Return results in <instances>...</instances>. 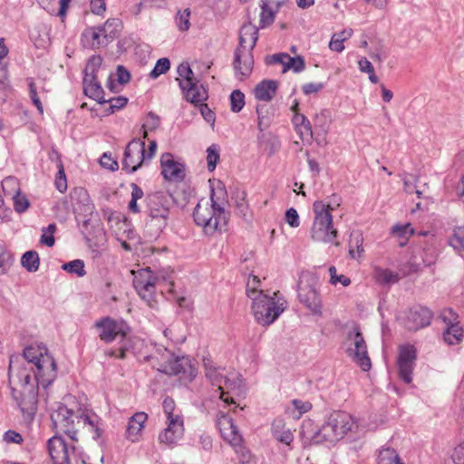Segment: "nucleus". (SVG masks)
Masks as SVG:
<instances>
[{"instance_id": "obj_1", "label": "nucleus", "mask_w": 464, "mask_h": 464, "mask_svg": "<svg viewBox=\"0 0 464 464\" xmlns=\"http://www.w3.org/2000/svg\"><path fill=\"white\" fill-rule=\"evenodd\" d=\"M227 197L225 186L218 181L216 189L211 188L210 204L199 201L193 210V219L197 226L203 228L206 236L222 233L227 230L229 214L221 206Z\"/></svg>"}, {"instance_id": "obj_2", "label": "nucleus", "mask_w": 464, "mask_h": 464, "mask_svg": "<svg viewBox=\"0 0 464 464\" xmlns=\"http://www.w3.org/2000/svg\"><path fill=\"white\" fill-rule=\"evenodd\" d=\"M351 433L355 440L360 433V427L352 415L345 411H335L330 413L327 420L311 438V443L319 444L324 441L334 442Z\"/></svg>"}, {"instance_id": "obj_3", "label": "nucleus", "mask_w": 464, "mask_h": 464, "mask_svg": "<svg viewBox=\"0 0 464 464\" xmlns=\"http://www.w3.org/2000/svg\"><path fill=\"white\" fill-rule=\"evenodd\" d=\"M258 39V29L243 25L240 29L239 44L234 52L233 68L240 80L250 76L254 67L253 50Z\"/></svg>"}, {"instance_id": "obj_4", "label": "nucleus", "mask_w": 464, "mask_h": 464, "mask_svg": "<svg viewBox=\"0 0 464 464\" xmlns=\"http://www.w3.org/2000/svg\"><path fill=\"white\" fill-rule=\"evenodd\" d=\"M24 362L35 367L34 381L44 389L48 388L57 376V364L53 357L45 352L44 354L39 349L27 346L23 352Z\"/></svg>"}, {"instance_id": "obj_5", "label": "nucleus", "mask_w": 464, "mask_h": 464, "mask_svg": "<svg viewBox=\"0 0 464 464\" xmlns=\"http://www.w3.org/2000/svg\"><path fill=\"white\" fill-rule=\"evenodd\" d=\"M246 295L253 299L252 311L255 319L263 326L272 324L285 310L283 304H278L275 298L263 294L262 291L256 295L255 289H250V281L246 284Z\"/></svg>"}, {"instance_id": "obj_6", "label": "nucleus", "mask_w": 464, "mask_h": 464, "mask_svg": "<svg viewBox=\"0 0 464 464\" xmlns=\"http://www.w3.org/2000/svg\"><path fill=\"white\" fill-rule=\"evenodd\" d=\"M174 203L171 194L164 191L151 192L144 198V212L156 222V233L161 232L168 226L170 208Z\"/></svg>"}, {"instance_id": "obj_7", "label": "nucleus", "mask_w": 464, "mask_h": 464, "mask_svg": "<svg viewBox=\"0 0 464 464\" xmlns=\"http://www.w3.org/2000/svg\"><path fill=\"white\" fill-rule=\"evenodd\" d=\"M314 214L313 226L311 227V237L314 241L323 243H334L338 246L339 243L334 239L338 236V231L334 227L333 216L327 209V206L322 200H316L313 204Z\"/></svg>"}, {"instance_id": "obj_8", "label": "nucleus", "mask_w": 464, "mask_h": 464, "mask_svg": "<svg viewBox=\"0 0 464 464\" xmlns=\"http://www.w3.org/2000/svg\"><path fill=\"white\" fill-rule=\"evenodd\" d=\"M102 63L101 55H92L83 70V93L100 104L105 103L104 90L98 81L97 72Z\"/></svg>"}, {"instance_id": "obj_9", "label": "nucleus", "mask_w": 464, "mask_h": 464, "mask_svg": "<svg viewBox=\"0 0 464 464\" xmlns=\"http://www.w3.org/2000/svg\"><path fill=\"white\" fill-rule=\"evenodd\" d=\"M218 425L224 439L229 440L234 447L235 452L238 457V462L236 464H246L250 462L252 455L250 450L241 444V436L237 427L234 425L232 418L224 412L218 414Z\"/></svg>"}, {"instance_id": "obj_10", "label": "nucleus", "mask_w": 464, "mask_h": 464, "mask_svg": "<svg viewBox=\"0 0 464 464\" xmlns=\"http://www.w3.org/2000/svg\"><path fill=\"white\" fill-rule=\"evenodd\" d=\"M133 278V287L140 298L147 304L154 308L157 305L156 300V282L157 277L150 267L141 268L135 272Z\"/></svg>"}, {"instance_id": "obj_11", "label": "nucleus", "mask_w": 464, "mask_h": 464, "mask_svg": "<svg viewBox=\"0 0 464 464\" xmlns=\"http://www.w3.org/2000/svg\"><path fill=\"white\" fill-rule=\"evenodd\" d=\"M347 339L353 342V347H349L347 353L353 357V361L363 371L368 372L372 367L368 354L366 342L358 326L353 327L347 334Z\"/></svg>"}, {"instance_id": "obj_12", "label": "nucleus", "mask_w": 464, "mask_h": 464, "mask_svg": "<svg viewBox=\"0 0 464 464\" xmlns=\"http://www.w3.org/2000/svg\"><path fill=\"white\" fill-rule=\"evenodd\" d=\"M146 162L145 141L133 138L126 146L122 159V170L128 174L136 172Z\"/></svg>"}, {"instance_id": "obj_13", "label": "nucleus", "mask_w": 464, "mask_h": 464, "mask_svg": "<svg viewBox=\"0 0 464 464\" xmlns=\"http://www.w3.org/2000/svg\"><path fill=\"white\" fill-rule=\"evenodd\" d=\"M315 285L316 280L314 277L300 280L298 299L314 314L322 315V300Z\"/></svg>"}, {"instance_id": "obj_14", "label": "nucleus", "mask_w": 464, "mask_h": 464, "mask_svg": "<svg viewBox=\"0 0 464 464\" xmlns=\"http://www.w3.org/2000/svg\"><path fill=\"white\" fill-rule=\"evenodd\" d=\"M159 372L170 376L183 375L190 380L196 376V369L188 356H176L169 353L167 362L157 369Z\"/></svg>"}, {"instance_id": "obj_15", "label": "nucleus", "mask_w": 464, "mask_h": 464, "mask_svg": "<svg viewBox=\"0 0 464 464\" xmlns=\"http://www.w3.org/2000/svg\"><path fill=\"white\" fill-rule=\"evenodd\" d=\"M19 382L22 385V399L19 402V408L24 415H28L33 419L37 411L38 386L40 384L32 382L31 374L21 379ZM35 382H37L35 381Z\"/></svg>"}, {"instance_id": "obj_16", "label": "nucleus", "mask_w": 464, "mask_h": 464, "mask_svg": "<svg viewBox=\"0 0 464 464\" xmlns=\"http://www.w3.org/2000/svg\"><path fill=\"white\" fill-rule=\"evenodd\" d=\"M94 327L99 330V338L105 343H111L120 334H123V323H119L110 316H104L95 321Z\"/></svg>"}, {"instance_id": "obj_17", "label": "nucleus", "mask_w": 464, "mask_h": 464, "mask_svg": "<svg viewBox=\"0 0 464 464\" xmlns=\"http://www.w3.org/2000/svg\"><path fill=\"white\" fill-rule=\"evenodd\" d=\"M160 167L161 175L166 180L180 182L185 179V165L176 161L169 152L161 155Z\"/></svg>"}, {"instance_id": "obj_18", "label": "nucleus", "mask_w": 464, "mask_h": 464, "mask_svg": "<svg viewBox=\"0 0 464 464\" xmlns=\"http://www.w3.org/2000/svg\"><path fill=\"white\" fill-rule=\"evenodd\" d=\"M433 318V312L427 306L416 304L408 310V331H418L428 327Z\"/></svg>"}, {"instance_id": "obj_19", "label": "nucleus", "mask_w": 464, "mask_h": 464, "mask_svg": "<svg viewBox=\"0 0 464 464\" xmlns=\"http://www.w3.org/2000/svg\"><path fill=\"white\" fill-rule=\"evenodd\" d=\"M183 434V420L180 416L176 415L175 419L168 420V427L160 433L159 440L160 443L173 448Z\"/></svg>"}, {"instance_id": "obj_20", "label": "nucleus", "mask_w": 464, "mask_h": 464, "mask_svg": "<svg viewBox=\"0 0 464 464\" xmlns=\"http://www.w3.org/2000/svg\"><path fill=\"white\" fill-rule=\"evenodd\" d=\"M47 450L53 464H69L68 446L62 436L54 435L47 440Z\"/></svg>"}, {"instance_id": "obj_21", "label": "nucleus", "mask_w": 464, "mask_h": 464, "mask_svg": "<svg viewBox=\"0 0 464 464\" xmlns=\"http://www.w3.org/2000/svg\"><path fill=\"white\" fill-rule=\"evenodd\" d=\"M70 196L75 201L73 210L77 214L83 215L85 218L92 215L94 210V205L92 202L88 191L83 188H74Z\"/></svg>"}, {"instance_id": "obj_22", "label": "nucleus", "mask_w": 464, "mask_h": 464, "mask_svg": "<svg viewBox=\"0 0 464 464\" xmlns=\"http://www.w3.org/2000/svg\"><path fill=\"white\" fill-rule=\"evenodd\" d=\"M185 87L181 85V91L184 98L187 102L198 106L204 102L208 98V90L199 84V81L196 79L193 82L183 83Z\"/></svg>"}, {"instance_id": "obj_23", "label": "nucleus", "mask_w": 464, "mask_h": 464, "mask_svg": "<svg viewBox=\"0 0 464 464\" xmlns=\"http://www.w3.org/2000/svg\"><path fill=\"white\" fill-rule=\"evenodd\" d=\"M81 39L83 46L92 50L108 45V44H102L105 39L99 26L87 27L82 32Z\"/></svg>"}, {"instance_id": "obj_24", "label": "nucleus", "mask_w": 464, "mask_h": 464, "mask_svg": "<svg viewBox=\"0 0 464 464\" xmlns=\"http://www.w3.org/2000/svg\"><path fill=\"white\" fill-rule=\"evenodd\" d=\"M206 368V377L211 382L213 386L218 387L219 391V398L227 404H235L236 401L232 397H225L226 392H223L222 381L225 375L220 373L216 367L209 366L207 362H204Z\"/></svg>"}, {"instance_id": "obj_25", "label": "nucleus", "mask_w": 464, "mask_h": 464, "mask_svg": "<svg viewBox=\"0 0 464 464\" xmlns=\"http://www.w3.org/2000/svg\"><path fill=\"white\" fill-rule=\"evenodd\" d=\"M277 88V81L263 80L255 87L254 94L258 101L270 102L275 97Z\"/></svg>"}, {"instance_id": "obj_26", "label": "nucleus", "mask_w": 464, "mask_h": 464, "mask_svg": "<svg viewBox=\"0 0 464 464\" xmlns=\"http://www.w3.org/2000/svg\"><path fill=\"white\" fill-rule=\"evenodd\" d=\"M73 413V411L68 409L66 405L59 403L55 412L51 414L53 429L57 428L58 422L63 425V430L72 428L73 426V420L72 419Z\"/></svg>"}, {"instance_id": "obj_27", "label": "nucleus", "mask_w": 464, "mask_h": 464, "mask_svg": "<svg viewBox=\"0 0 464 464\" xmlns=\"http://www.w3.org/2000/svg\"><path fill=\"white\" fill-rule=\"evenodd\" d=\"M103 37L102 44H110L120 37L122 30V22L119 18H109L102 25H99Z\"/></svg>"}, {"instance_id": "obj_28", "label": "nucleus", "mask_w": 464, "mask_h": 464, "mask_svg": "<svg viewBox=\"0 0 464 464\" xmlns=\"http://www.w3.org/2000/svg\"><path fill=\"white\" fill-rule=\"evenodd\" d=\"M49 158L52 161L56 163V167L58 168V172L54 181L55 187L57 190L63 193L67 189V180L62 161V156L56 149L53 148Z\"/></svg>"}, {"instance_id": "obj_29", "label": "nucleus", "mask_w": 464, "mask_h": 464, "mask_svg": "<svg viewBox=\"0 0 464 464\" xmlns=\"http://www.w3.org/2000/svg\"><path fill=\"white\" fill-rule=\"evenodd\" d=\"M247 194L245 190L237 189L232 196V198L236 202L237 213L246 222L252 220V215L250 214L249 205L246 201Z\"/></svg>"}, {"instance_id": "obj_30", "label": "nucleus", "mask_w": 464, "mask_h": 464, "mask_svg": "<svg viewBox=\"0 0 464 464\" xmlns=\"http://www.w3.org/2000/svg\"><path fill=\"white\" fill-rule=\"evenodd\" d=\"M147 419L148 415L142 411L137 412L130 418L126 428V433L131 440H134V437L140 432Z\"/></svg>"}, {"instance_id": "obj_31", "label": "nucleus", "mask_w": 464, "mask_h": 464, "mask_svg": "<svg viewBox=\"0 0 464 464\" xmlns=\"http://www.w3.org/2000/svg\"><path fill=\"white\" fill-rule=\"evenodd\" d=\"M284 427V421L282 420H276L272 423V433L276 440L278 441L285 443L286 445H290V443L294 440V435L289 429L282 430L281 429Z\"/></svg>"}, {"instance_id": "obj_32", "label": "nucleus", "mask_w": 464, "mask_h": 464, "mask_svg": "<svg viewBox=\"0 0 464 464\" xmlns=\"http://www.w3.org/2000/svg\"><path fill=\"white\" fill-rule=\"evenodd\" d=\"M463 329L459 324L449 325L443 332V339L450 345L459 343L463 338Z\"/></svg>"}, {"instance_id": "obj_33", "label": "nucleus", "mask_w": 464, "mask_h": 464, "mask_svg": "<svg viewBox=\"0 0 464 464\" xmlns=\"http://www.w3.org/2000/svg\"><path fill=\"white\" fill-rule=\"evenodd\" d=\"M21 264L26 269V271L30 273L36 272L40 266V258L38 253L34 250L26 251L22 256Z\"/></svg>"}, {"instance_id": "obj_34", "label": "nucleus", "mask_w": 464, "mask_h": 464, "mask_svg": "<svg viewBox=\"0 0 464 464\" xmlns=\"http://www.w3.org/2000/svg\"><path fill=\"white\" fill-rule=\"evenodd\" d=\"M257 114V129L263 132L268 129L272 122V117L268 112V108L265 104H258L256 108Z\"/></svg>"}, {"instance_id": "obj_35", "label": "nucleus", "mask_w": 464, "mask_h": 464, "mask_svg": "<svg viewBox=\"0 0 464 464\" xmlns=\"http://www.w3.org/2000/svg\"><path fill=\"white\" fill-rule=\"evenodd\" d=\"M377 464H404L400 460L399 455L392 448L380 450L377 457Z\"/></svg>"}, {"instance_id": "obj_36", "label": "nucleus", "mask_w": 464, "mask_h": 464, "mask_svg": "<svg viewBox=\"0 0 464 464\" xmlns=\"http://www.w3.org/2000/svg\"><path fill=\"white\" fill-rule=\"evenodd\" d=\"M375 278L382 285L395 284L399 281V275L390 269L375 268Z\"/></svg>"}, {"instance_id": "obj_37", "label": "nucleus", "mask_w": 464, "mask_h": 464, "mask_svg": "<svg viewBox=\"0 0 464 464\" xmlns=\"http://www.w3.org/2000/svg\"><path fill=\"white\" fill-rule=\"evenodd\" d=\"M276 11L268 5V0H262L259 27L265 28L275 21Z\"/></svg>"}, {"instance_id": "obj_38", "label": "nucleus", "mask_w": 464, "mask_h": 464, "mask_svg": "<svg viewBox=\"0 0 464 464\" xmlns=\"http://www.w3.org/2000/svg\"><path fill=\"white\" fill-rule=\"evenodd\" d=\"M396 368L399 379L403 382H406V343H401L399 345Z\"/></svg>"}, {"instance_id": "obj_39", "label": "nucleus", "mask_w": 464, "mask_h": 464, "mask_svg": "<svg viewBox=\"0 0 464 464\" xmlns=\"http://www.w3.org/2000/svg\"><path fill=\"white\" fill-rule=\"evenodd\" d=\"M305 69V61L303 56L297 55L292 57L288 54V58L286 60L285 64H284V68L282 70L283 73H285L287 71L292 70L295 73H299Z\"/></svg>"}, {"instance_id": "obj_40", "label": "nucleus", "mask_w": 464, "mask_h": 464, "mask_svg": "<svg viewBox=\"0 0 464 464\" xmlns=\"http://www.w3.org/2000/svg\"><path fill=\"white\" fill-rule=\"evenodd\" d=\"M177 72H178L179 76L181 78V79H179V78L177 79V80H179V86L180 89H181V85L183 87H185L183 83L193 82L197 79L195 77L194 72H192L189 64L187 63H180L178 66Z\"/></svg>"}, {"instance_id": "obj_41", "label": "nucleus", "mask_w": 464, "mask_h": 464, "mask_svg": "<svg viewBox=\"0 0 464 464\" xmlns=\"http://www.w3.org/2000/svg\"><path fill=\"white\" fill-rule=\"evenodd\" d=\"M220 149L218 144H212L207 149V168L209 172L216 169L220 159Z\"/></svg>"}, {"instance_id": "obj_42", "label": "nucleus", "mask_w": 464, "mask_h": 464, "mask_svg": "<svg viewBox=\"0 0 464 464\" xmlns=\"http://www.w3.org/2000/svg\"><path fill=\"white\" fill-rule=\"evenodd\" d=\"M62 269L69 274H75L82 277L86 275L84 262L82 259H75L62 266Z\"/></svg>"}, {"instance_id": "obj_43", "label": "nucleus", "mask_w": 464, "mask_h": 464, "mask_svg": "<svg viewBox=\"0 0 464 464\" xmlns=\"http://www.w3.org/2000/svg\"><path fill=\"white\" fill-rule=\"evenodd\" d=\"M105 103H110V105L105 109L106 115H110L114 113L116 111L124 108L128 103V98L124 96H118L105 99Z\"/></svg>"}, {"instance_id": "obj_44", "label": "nucleus", "mask_w": 464, "mask_h": 464, "mask_svg": "<svg viewBox=\"0 0 464 464\" xmlns=\"http://www.w3.org/2000/svg\"><path fill=\"white\" fill-rule=\"evenodd\" d=\"M230 109L233 112H239L245 105V94L240 90H234L229 96Z\"/></svg>"}, {"instance_id": "obj_45", "label": "nucleus", "mask_w": 464, "mask_h": 464, "mask_svg": "<svg viewBox=\"0 0 464 464\" xmlns=\"http://www.w3.org/2000/svg\"><path fill=\"white\" fill-rule=\"evenodd\" d=\"M13 199L14 208L19 214L25 212L30 207L28 198L24 195L21 194L19 188H17L15 193L14 194Z\"/></svg>"}, {"instance_id": "obj_46", "label": "nucleus", "mask_w": 464, "mask_h": 464, "mask_svg": "<svg viewBox=\"0 0 464 464\" xmlns=\"http://www.w3.org/2000/svg\"><path fill=\"white\" fill-rule=\"evenodd\" d=\"M450 245L457 251H464V227H458L454 229L450 238Z\"/></svg>"}, {"instance_id": "obj_47", "label": "nucleus", "mask_w": 464, "mask_h": 464, "mask_svg": "<svg viewBox=\"0 0 464 464\" xmlns=\"http://www.w3.org/2000/svg\"><path fill=\"white\" fill-rule=\"evenodd\" d=\"M13 263L12 254L3 245H0V275L5 274Z\"/></svg>"}, {"instance_id": "obj_48", "label": "nucleus", "mask_w": 464, "mask_h": 464, "mask_svg": "<svg viewBox=\"0 0 464 464\" xmlns=\"http://www.w3.org/2000/svg\"><path fill=\"white\" fill-rule=\"evenodd\" d=\"M170 68V61L169 58L163 57L160 58L154 66V68L150 72V77L151 79H156L160 75L166 73Z\"/></svg>"}, {"instance_id": "obj_49", "label": "nucleus", "mask_w": 464, "mask_h": 464, "mask_svg": "<svg viewBox=\"0 0 464 464\" xmlns=\"http://www.w3.org/2000/svg\"><path fill=\"white\" fill-rule=\"evenodd\" d=\"M433 263V260H425L421 256L420 257L412 256L411 260L408 261V276L413 272H419L423 266H429Z\"/></svg>"}, {"instance_id": "obj_50", "label": "nucleus", "mask_w": 464, "mask_h": 464, "mask_svg": "<svg viewBox=\"0 0 464 464\" xmlns=\"http://www.w3.org/2000/svg\"><path fill=\"white\" fill-rule=\"evenodd\" d=\"M119 336L121 337L118 343L120 350V359L123 360L126 358L127 353L133 349V341L127 335L125 330H123V334H120Z\"/></svg>"}, {"instance_id": "obj_51", "label": "nucleus", "mask_w": 464, "mask_h": 464, "mask_svg": "<svg viewBox=\"0 0 464 464\" xmlns=\"http://www.w3.org/2000/svg\"><path fill=\"white\" fill-rule=\"evenodd\" d=\"M190 9L186 8L183 11H179L176 15V23L179 31L186 32L189 29L190 22Z\"/></svg>"}, {"instance_id": "obj_52", "label": "nucleus", "mask_w": 464, "mask_h": 464, "mask_svg": "<svg viewBox=\"0 0 464 464\" xmlns=\"http://www.w3.org/2000/svg\"><path fill=\"white\" fill-rule=\"evenodd\" d=\"M440 318L449 325L459 324V314L452 308H445L440 314Z\"/></svg>"}, {"instance_id": "obj_53", "label": "nucleus", "mask_w": 464, "mask_h": 464, "mask_svg": "<svg viewBox=\"0 0 464 464\" xmlns=\"http://www.w3.org/2000/svg\"><path fill=\"white\" fill-rule=\"evenodd\" d=\"M450 460L447 464H464V441L453 449Z\"/></svg>"}, {"instance_id": "obj_54", "label": "nucleus", "mask_w": 464, "mask_h": 464, "mask_svg": "<svg viewBox=\"0 0 464 464\" xmlns=\"http://www.w3.org/2000/svg\"><path fill=\"white\" fill-rule=\"evenodd\" d=\"M293 122L296 128H303L307 133L312 134V125L309 120L304 114H295Z\"/></svg>"}, {"instance_id": "obj_55", "label": "nucleus", "mask_w": 464, "mask_h": 464, "mask_svg": "<svg viewBox=\"0 0 464 464\" xmlns=\"http://www.w3.org/2000/svg\"><path fill=\"white\" fill-rule=\"evenodd\" d=\"M330 273V282L333 285H336L337 283H341L343 286H348L351 284V279L343 275L337 276L336 268L334 266L329 267Z\"/></svg>"}, {"instance_id": "obj_56", "label": "nucleus", "mask_w": 464, "mask_h": 464, "mask_svg": "<svg viewBox=\"0 0 464 464\" xmlns=\"http://www.w3.org/2000/svg\"><path fill=\"white\" fill-rule=\"evenodd\" d=\"M100 164L111 171H115L119 169L118 161L111 158V154L104 152L100 159Z\"/></svg>"}, {"instance_id": "obj_57", "label": "nucleus", "mask_w": 464, "mask_h": 464, "mask_svg": "<svg viewBox=\"0 0 464 464\" xmlns=\"http://www.w3.org/2000/svg\"><path fill=\"white\" fill-rule=\"evenodd\" d=\"M29 95L33 104L37 108L40 113L44 112V107L38 97L35 83L33 81H30L29 84Z\"/></svg>"}, {"instance_id": "obj_58", "label": "nucleus", "mask_w": 464, "mask_h": 464, "mask_svg": "<svg viewBox=\"0 0 464 464\" xmlns=\"http://www.w3.org/2000/svg\"><path fill=\"white\" fill-rule=\"evenodd\" d=\"M288 58L287 53H278L273 55H266L265 58V63L266 65H272L275 63H279L284 66L285 64L286 60Z\"/></svg>"}, {"instance_id": "obj_59", "label": "nucleus", "mask_w": 464, "mask_h": 464, "mask_svg": "<svg viewBox=\"0 0 464 464\" xmlns=\"http://www.w3.org/2000/svg\"><path fill=\"white\" fill-rule=\"evenodd\" d=\"M199 106V111L202 115L203 119L209 122L212 126H214L215 121H216V114L215 112L208 107L207 103H200Z\"/></svg>"}, {"instance_id": "obj_60", "label": "nucleus", "mask_w": 464, "mask_h": 464, "mask_svg": "<svg viewBox=\"0 0 464 464\" xmlns=\"http://www.w3.org/2000/svg\"><path fill=\"white\" fill-rule=\"evenodd\" d=\"M285 219L291 227L295 228L300 225L299 215L294 208H290L285 211Z\"/></svg>"}, {"instance_id": "obj_61", "label": "nucleus", "mask_w": 464, "mask_h": 464, "mask_svg": "<svg viewBox=\"0 0 464 464\" xmlns=\"http://www.w3.org/2000/svg\"><path fill=\"white\" fill-rule=\"evenodd\" d=\"M160 124V118L152 111L148 112L147 121L143 124V127L148 128L150 131H153L159 128Z\"/></svg>"}, {"instance_id": "obj_62", "label": "nucleus", "mask_w": 464, "mask_h": 464, "mask_svg": "<svg viewBox=\"0 0 464 464\" xmlns=\"http://www.w3.org/2000/svg\"><path fill=\"white\" fill-rule=\"evenodd\" d=\"M325 86L324 82H308L302 86V91L305 95L316 93L323 90Z\"/></svg>"}, {"instance_id": "obj_63", "label": "nucleus", "mask_w": 464, "mask_h": 464, "mask_svg": "<svg viewBox=\"0 0 464 464\" xmlns=\"http://www.w3.org/2000/svg\"><path fill=\"white\" fill-rule=\"evenodd\" d=\"M116 75L117 81L120 84L128 83L130 80V73L123 65L117 66Z\"/></svg>"}, {"instance_id": "obj_64", "label": "nucleus", "mask_w": 464, "mask_h": 464, "mask_svg": "<svg viewBox=\"0 0 464 464\" xmlns=\"http://www.w3.org/2000/svg\"><path fill=\"white\" fill-rule=\"evenodd\" d=\"M34 366H30L29 362H23L16 368V376L20 381L23 378H26L31 372L34 373Z\"/></svg>"}]
</instances>
